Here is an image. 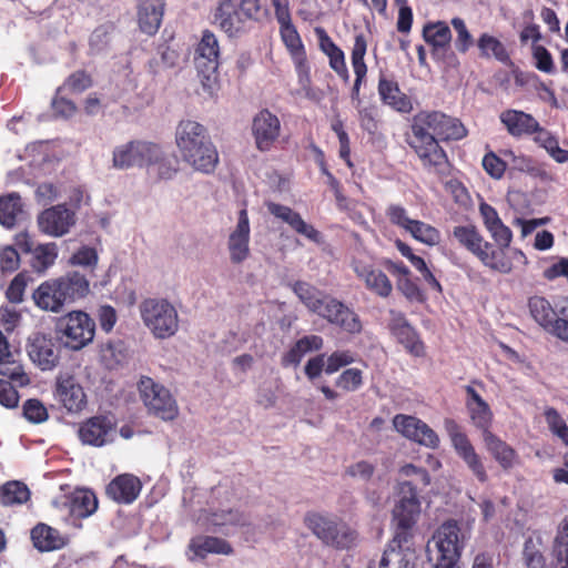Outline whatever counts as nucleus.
<instances>
[{"label":"nucleus","instance_id":"obj_1","mask_svg":"<svg viewBox=\"0 0 568 568\" xmlns=\"http://www.w3.org/2000/svg\"><path fill=\"white\" fill-rule=\"evenodd\" d=\"M467 135L464 124L439 111L420 112L414 116L408 143L424 168L439 178L449 173V163L438 141L462 140Z\"/></svg>","mask_w":568,"mask_h":568},{"label":"nucleus","instance_id":"obj_2","mask_svg":"<svg viewBox=\"0 0 568 568\" xmlns=\"http://www.w3.org/2000/svg\"><path fill=\"white\" fill-rule=\"evenodd\" d=\"M90 292V282L85 274L69 271L61 276L42 282L33 292L36 305L45 312L60 313Z\"/></svg>","mask_w":568,"mask_h":568},{"label":"nucleus","instance_id":"obj_3","mask_svg":"<svg viewBox=\"0 0 568 568\" xmlns=\"http://www.w3.org/2000/svg\"><path fill=\"white\" fill-rule=\"evenodd\" d=\"M176 146L183 160L195 170L211 173L219 163V153L204 125L192 120H182L175 131Z\"/></svg>","mask_w":568,"mask_h":568},{"label":"nucleus","instance_id":"obj_4","mask_svg":"<svg viewBox=\"0 0 568 568\" xmlns=\"http://www.w3.org/2000/svg\"><path fill=\"white\" fill-rule=\"evenodd\" d=\"M422 513L420 500L416 486L410 480L397 485V498L392 511L395 525L394 542L397 546L408 544L413 537L412 530Z\"/></svg>","mask_w":568,"mask_h":568},{"label":"nucleus","instance_id":"obj_5","mask_svg":"<svg viewBox=\"0 0 568 568\" xmlns=\"http://www.w3.org/2000/svg\"><path fill=\"white\" fill-rule=\"evenodd\" d=\"M452 234L460 246L474 254L486 267L503 274L511 272L513 263L506 257L505 252L496 251L476 226L457 225Z\"/></svg>","mask_w":568,"mask_h":568},{"label":"nucleus","instance_id":"obj_6","mask_svg":"<svg viewBox=\"0 0 568 568\" xmlns=\"http://www.w3.org/2000/svg\"><path fill=\"white\" fill-rule=\"evenodd\" d=\"M94 320L83 311H71L55 322L57 339L68 349L80 351L92 343Z\"/></svg>","mask_w":568,"mask_h":568},{"label":"nucleus","instance_id":"obj_7","mask_svg":"<svg viewBox=\"0 0 568 568\" xmlns=\"http://www.w3.org/2000/svg\"><path fill=\"white\" fill-rule=\"evenodd\" d=\"M144 325L159 339L170 338L179 329L176 308L165 298H146L140 304Z\"/></svg>","mask_w":568,"mask_h":568},{"label":"nucleus","instance_id":"obj_8","mask_svg":"<svg viewBox=\"0 0 568 568\" xmlns=\"http://www.w3.org/2000/svg\"><path fill=\"white\" fill-rule=\"evenodd\" d=\"M304 524L326 546L347 549L355 544V531L333 516L308 513Z\"/></svg>","mask_w":568,"mask_h":568},{"label":"nucleus","instance_id":"obj_9","mask_svg":"<svg viewBox=\"0 0 568 568\" xmlns=\"http://www.w3.org/2000/svg\"><path fill=\"white\" fill-rule=\"evenodd\" d=\"M220 45L211 30H204L194 52V64L197 77L207 94L212 95L217 89V69Z\"/></svg>","mask_w":568,"mask_h":568},{"label":"nucleus","instance_id":"obj_10","mask_svg":"<svg viewBox=\"0 0 568 568\" xmlns=\"http://www.w3.org/2000/svg\"><path fill=\"white\" fill-rule=\"evenodd\" d=\"M140 397L149 413L163 419L173 420L179 415L176 400L169 389L151 377L142 376L139 382Z\"/></svg>","mask_w":568,"mask_h":568},{"label":"nucleus","instance_id":"obj_11","mask_svg":"<svg viewBox=\"0 0 568 568\" xmlns=\"http://www.w3.org/2000/svg\"><path fill=\"white\" fill-rule=\"evenodd\" d=\"M160 156V145L145 140H132L113 150V166L120 170L146 168Z\"/></svg>","mask_w":568,"mask_h":568},{"label":"nucleus","instance_id":"obj_12","mask_svg":"<svg viewBox=\"0 0 568 568\" xmlns=\"http://www.w3.org/2000/svg\"><path fill=\"white\" fill-rule=\"evenodd\" d=\"M433 542L437 549V565H456L465 546V535L454 520H448L436 530Z\"/></svg>","mask_w":568,"mask_h":568},{"label":"nucleus","instance_id":"obj_13","mask_svg":"<svg viewBox=\"0 0 568 568\" xmlns=\"http://www.w3.org/2000/svg\"><path fill=\"white\" fill-rule=\"evenodd\" d=\"M116 426L112 413L98 414L81 422L77 435L83 445L103 447L113 442Z\"/></svg>","mask_w":568,"mask_h":568},{"label":"nucleus","instance_id":"obj_14","mask_svg":"<svg viewBox=\"0 0 568 568\" xmlns=\"http://www.w3.org/2000/svg\"><path fill=\"white\" fill-rule=\"evenodd\" d=\"M351 266L365 288L373 294L387 298L393 293V284L388 276L376 266L374 258L366 254L353 257Z\"/></svg>","mask_w":568,"mask_h":568},{"label":"nucleus","instance_id":"obj_15","mask_svg":"<svg viewBox=\"0 0 568 568\" xmlns=\"http://www.w3.org/2000/svg\"><path fill=\"white\" fill-rule=\"evenodd\" d=\"M444 424L457 455L464 460L478 481L486 483L488 474L483 459L476 453L466 434L460 430L459 425L453 419H445Z\"/></svg>","mask_w":568,"mask_h":568},{"label":"nucleus","instance_id":"obj_16","mask_svg":"<svg viewBox=\"0 0 568 568\" xmlns=\"http://www.w3.org/2000/svg\"><path fill=\"white\" fill-rule=\"evenodd\" d=\"M393 425L399 434L419 445L432 449L439 446L437 434L415 416L398 414L393 418Z\"/></svg>","mask_w":568,"mask_h":568},{"label":"nucleus","instance_id":"obj_17","mask_svg":"<svg viewBox=\"0 0 568 568\" xmlns=\"http://www.w3.org/2000/svg\"><path fill=\"white\" fill-rule=\"evenodd\" d=\"M251 131L255 146L261 152H267L278 142L282 126L278 118L268 110L258 112L252 122Z\"/></svg>","mask_w":568,"mask_h":568},{"label":"nucleus","instance_id":"obj_18","mask_svg":"<svg viewBox=\"0 0 568 568\" xmlns=\"http://www.w3.org/2000/svg\"><path fill=\"white\" fill-rule=\"evenodd\" d=\"M37 222L43 234L60 237L75 224V213L65 204H58L43 210L38 215Z\"/></svg>","mask_w":568,"mask_h":568},{"label":"nucleus","instance_id":"obj_19","mask_svg":"<svg viewBox=\"0 0 568 568\" xmlns=\"http://www.w3.org/2000/svg\"><path fill=\"white\" fill-rule=\"evenodd\" d=\"M389 315L388 328L397 342L400 343L412 355H424V343L420 341L415 328L408 323L405 315L394 310L389 311Z\"/></svg>","mask_w":568,"mask_h":568},{"label":"nucleus","instance_id":"obj_20","mask_svg":"<svg viewBox=\"0 0 568 568\" xmlns=\"http://www.w3.org/2000/svg\"><path fill=\"white\" fill-rule=\"evenodd\" d=\"M244 4L245 0H241L240 4L232 0H222L216 9L215 21L230 37H234L245 29L248 11Z\"/></svg>","mask_w":568,"mask_h":568},{"label":"nucleus","instance_id":"obj_21","mask_svg":"<svg viewBox=\"0 0 568 568\" xmlns=\"http://www.w3.org/2000/svg\"><path fill=\"white\" fill-rule=\"evenodd\" d=\"M28 353L30 358L43 371L52 369L59 364V348L50 335L33 334L30 337Z\"/></svg>","mask_w":568,"mask_h":568},{"label":"nucleus","instance_id":"obj_22","mask_svg":"<svg viewBox=\"0 0 568 568\" xmlns=\"http://www.w3.org/2000/svg\"><path fill=\"white\" fill-rule=\"evenodd\" d=\"M282 41L288 50L301 81L308 80V67L306 63V53L301 37L292 23V18L278 21Z\"/></svg>","mask_w":568,"mask_h":568},{"label":"nucleus","instance_id":"obj_23","mask_svg":"<svg viewBox=\"0 0 568 568\" xmlns=\"http://www.w3.org/2000/svg\"><path fill=\"white\" fill-rule=\"evenodd\" d=\"M55 395L61 406L70 414H79L88 405L83 387L73 377L58 381Z\"/></svg>","mask_w":568,"mask_h":568},{"label":"nucleus","instance_id":"obj_24","mask_svg":"<svg viewBox=\"0 0 568 568\" xmlns=\"http://www.w3.org/2000/svg\"><path fill=\"white\" fill-rule=\"evenodd\" d=\"M19 357L20 351L12 349L7 336L0 331V374L23 386L29 384L30 379Z\"/></svg>","mask_w":568,"mask_h":568},{"label":"nucleus","instance_id":"obj_25","mask_svg":"<svg viewBox=\"0 0 568 568\" xmlns=\"http://www.w3.org/2000/svg\"><path fill=\"white\" fill-rule=\"evenodd\" d=\"M142 483L132 474H121L106 486V495L119 504H131L140 495Z\"/></svg>","mask_w":568,"mask_h":568},{"label":"nucleus","instance_id":"obj_26","mask_svg":"<svg viewBox=\"0 0 568 568\" xmlns=\"http://www.w3.org/2000/svg\"><path fill=\"white\" fill-rule=\"evenodd\" d=\"M165 8V0H139L138 23L142 32L153 36L158 32Z\"/></svg>","mask_w":568,"mask_h":568},{"label":"nucleus","instance_id":"obj_27","mask_svg":"<svg viewBox=\"0 0 568 568\" xmlns=\"http://www.w3.org/2000/svg\"><path fill=\"white\" fill-rule=\"evenodd\" d=\"M267 209L271 214L287 223L298 234L304 235L313 242H320V232L312 225L307 224L302 216L291 207L276 203H268Z\"/></svg>","mask_w":568,"mask_h":568},{"label":"nucleus","instance_id":"obj_28","mask_svg":"<svg viewBox=\"0 0 568 568\" xmlns=\"http://www.w3.org/2000/svg\"><path fill=\"white\" fill-rule=\"evenodd\" d=\"M378 94L382 102L402 113L412 111L410 99L400 91L398 83L382 75L378 81Z\"/></svg>","mask_w":568,"mask_h":568},{"label":"nucleus","instance_id":"obj_29","mask_svg":"<svg viewBox=\"0 0 568 568\" xmlns=\"http://www.w3.org/2000/svg\"><path fill=\"white\" fill-rule=\"evenodd\" d=\"M33 547L40 552H48L61 549L67 540L61 532L43 523L37 524L30 532Z\"/></svg>","mask_w":568,"mask_h":568},{"label":"nucleus","instance_id":"obj_30","mask_svg":"<svg viewBox=\"0 0 568 568\" xmlns=\"http://www.w3.org/2000/svg\"><path fill=\"white\" fill-rule=\"evenodd\" d=\"M499 119L513 136L532 134L539 126L532 115L518 110H506L500 113Z\"/></svg>","mask_w":568,"mask_h":568},{"label":"nucleus","instance_id":"obj_31","mask_svg":"<svg viewBox=\"0 0 568 568\" xmlns=\"http://www.w3.org/2000/svg\"><path fill=\"white\" fill-rule=\"evenodd\" d=\"M467 409L469 412L471 422L484 433L489 432L488 428L491 423L493 414L488 404L481 398V396L471 386H466Z\"/></svg>","mask_w":568,"mask_h":568},{"label":"nucleus","instance_id":"obj_32","mask_svg":"<svg viewBox=\"0 0 568 568\" xmlns=\"http://www.w3.org/2000/svg\"><path fill=\"white\" fill-rule=\"evenodd\" d=\"M229 248L234 263L244 261L248 253V219L246 210L240 211L237 230L230 235Z\"/></svg>","mask_w":568,"mask_h":568},{"label":"nucleus","instance_id":"obj_33","mask_svg":"<svg viewBox=\"0 0 568 568\" xmlns=\"http://www.w3.org/2000/svg\"><path fill=\"white\" fill-rule=\"evenodd\" d=\"M23 202L18 192L0 195V225L12 230L23 214Z\"/></svg>","mask_w":568,"mask_h":568},{"label":"nucleus","instance_id":"obj_34","mask_svg":"<svg viewBox=\"0 0 568 568\" xmlns=\"http://www.w3.org/2000/svg\"><path fill=\"white\" fill-rule=\"evenodd\" d=\"M413 558L414 551L410 549L409 542L397 546L393 539L383 554L379 568H414Z\"/></svg>","mask_w":568,"mask_h":568},{"label":"nucleus","instance_id":"obj_35","mask_svg":"<svg viewBox=\"0 0 568 568\" xmlns=\"http://www.w3.org/2000/svg\"><path fill=\"white\" fill-rule=\"evenodd\" d=\"M189 549L195 557L202 559L209 554L229 555L232 552V547L226 540L212 536L193 537L190 541Z\"/></svg>","mask_w":568,"mask_h":568},{"label":"nucleus","instance_id":"obj_36","mask_svg":"<svg viewBox=\"0 0 568 568\" xmlns=\"http://www.w3.org/2000/svg\"><path fill=\"white\" fill-rule=\"evenodd\" d=\"M483 436L487 450L496 462L505 469L513 467L516 459L515 450L490 432L484 433Z\"/></svg>","mask_w":568,"mask_h":568},{"label":"nucleus","instance_id":"obj_37","mask_svg":"<svg viewBox=\"0 0 568 568\" xmlns=\"http://www.w3.org/2000/svg\"><path fill=\"white\" fill-rule=\"evenodd\" d=\"M98 508V499L89 489H78L69 497L70 514L77 518H87Z\"/></svg>","mask_w":568,"mask_h":568},{"label":"nucleus","instance_id":"obj_38","mask_svg":"<svg viewBox=\"0 0 568 568\" xmlns=\"http://www.w3.org/2000/svg\"><path fill=\"white\" fill-rule=\"evenodd\" d=\"M528 307L532 318L552 334L554 321L556 320L555 304L551 305L542 296H532L529 298Z\"/></svg>","mask_w":568,"mask_h":568},{"label":"nucleus","instance_id":"obj_39","mask_svg":"<svg viewBox=\"0 0 568 568\" xmlns=\"http://www.w3.org/2000/svg\"><path fill=\"white\" fill-rule=\"evenodd\" d=\"M293 291L306 308L314 314L318 313L325 298L328 296L313 285L301 281L294 283Z\"/></svg>","mask_w":568,"mask_h":568},{"label":"nucleus","instance_id":"obj_40","mask_svg":"<svg viewBox=\"0 0 568 568\" xmlns=\"http://www.w3.org/2000/svg\"><path fill=\"white\" fill-rule=\"evenodd\" d=\"M479 55L485 59H496L499 62H507L509 54L504 43L489 33H483L477 40Z\"/></svg>","mask_w":568,"mask_h":568},{"label":"nucleus","instance_id":"obj_41","mask_svg":"<svg viewBox=\"0 0 568 568\" xmlns=\"http://www.w3.org/2000/svg\"><path fill=\"white\" fill-rule=\"evenodd\" d=\"M30 499V490L24 483L12 480L0 487V505H22Z\"/></svg>","mask_w":568,"mask_h":568},{"label":"nucleus","instance_id":"obj_42","mask_svg":"<svg viewBox=\"0 0 568 568\" xmlns=\"http://www.w3.org/2000/svg\"><path fill=\"white\" fill-rule=\"evenodd\" d=\"M179 161L174 155H168L160 146V156L146 165L151 176L158 180H171L178 172Z\"/></svg>","mask_w":568,"mask_h":568},{"label":"nucleus","instance_id":"obj_43","mask_svg":"<svg viewBox=\"0 0 568 568\" xmlns=\"http://www.w3.org/2000/svg\"><path fill=\"white\" fill-rule=\"evenodd\" d=\"M523 561L526 568H547L540 536H529L526 538L523 548Z\"/></svg>","mask_w":568,"mask_h":568},{"label":"nucleus","instance_id":"obj_44","mask_svg":"<svg viewBox=\"0 0 568 568\" xmlns=\"http://www.w3.org/2000/svg\"><path fill=\"white\" fill-rule=\"evenodd\" d=\"M424 39L434 49H446L452 41V32L447 23L438 21L424 27Z\"/></svg>","mask_w":568,"mask_h":568},{"label":"nucleus","instance_id":"obj_45","mask_svg":"<svg viewBox=\"0 0 568 568\" xmlns=\"http://www.w3.org/2000/svg\"><path fill=\"white\" fill-rule=\"evenodd\" d=\"M32 268L38 273H44L55 263L58 257V247L55 243L40 244L32 251Z\"/></svg>","mask_w":568,"mask_h":568},{"label":"nucleus","instance_id":"obj_46","mask_svg":"<svg viewBox=\"0 0 568 568\" xmlns=\"http://www.w3.org/2000/svg\"><path fill=\"white\" fill-rule=\"evenodd\" d=\"M535 141L558 163L568 161V151L559 146L558 140L547 130L538 126L535 131Z\"/></svg>","mask_w":568,"mask_h":568},{"label":"nucleus","instance_id":"obj_47","mask_svg":"<svg viewBox=\"0 0 568 568\" xmlns=\"http://www.w3.org/2000/svg\"><path fill=\"white\" fill-rule=\"evenodd\" d=\"M100 358L109 369L119 367L126 358L124 343L122 341L103 343L100 347Z\"/></svg>","mask_w":568,"mask_h":568},{"label":"nucleus","instance_id":"obj_48","mask_svg":"<svg viewBox=\"0 0 568 568\" xmlns=\"http://www.w3.org/2000/svg\"><path fill=\"white\" fill-rule=\"evenodd\" d=\"M406 232L416 241L428 246H435L440 242V232L433 225L419 220H414Z\"/></svg>","mask_w":568,"mask_h":568},{"label":"nucleus","instance_id":"obj_49","mask_svg":"<svg viewBox=\"0 0 568 568\" xmlns=\"http://www.w3.org/2000/svg\"><path fill=\"white\" fill-rule=\"evenodd\" d=\"M367 50V43L365 40V37L363 34H357L355 37L353 50H352V67L355 73V81L357 82H364L366 73H367V65L364 61V57L366 54Z\"/></svg>","mask_w":568,"mask_h":568},{"label":"nucleus","instance_id":"obj_50","mask_svg":"<svg viewBox=\"0 0 568 568\" xmlns=\"http://www.w3.org/2000/svg\"><path fill=\"white\" fill-rule=\"evenodd\" d=\"M92 77L84 70H77L72 72L58 88V94L68 91L73 94H79L92 87Z\"/></svg>","mask_w":568,"mask_h":568},{"label":"nucleus","instance_id":"obj_51","mask_svg":"<svg viewBox=\"0 0 568 568\" xmlns=\"http://www.w3.org/2000/svg\"><path fill=\"white\" fill-rule=\"evenodd\" d=\"M339 314L341 315H337V317L332 322L333 325L352 335H356L362 332L363 325L361 318L354 310L345 305L344 308L339 311Z\"/></svg>","mask_w":568,"mask_h":568},{"label":"nucleus","instance_id":"obj_52","mask_svg":"<svg viewBox=\"0 0 568 568\" xmlns=\"http://www.w3.org/2000/svg\"><path fill=\"white\" fill-rule=\"evenodd\" d=\"M30 280L27 271H22L13 277L6 291V297L10 303L19 304L23 301L24 291Z\"/></svg>","mask_w":568,"mask_h":568},{"label":"nucleus","instance_id":"obj_53","mask_svg":"<svg viewBox=\"0 0 568 568\" xmlns=\"http://www.w3.org/2000/svg\"><path fill=\"white\" fill-rule=\"evenodd\" d=\"M546 423L550 432L568 446V426L560 414L552 407L545 410Z\"/></svg>","mask_w":568,"mask_h":568},{"label":"nucleus","instance_id":"obj_54","mask_svg":"<svg viewBox=\"0 0 568 568\" xmlns=\"http://www.w3.org/2000/svg\"><path fill=\"white\" fill-rule=\"evenodd\" d=\"M26 419L33 424H40L48 419L49 414L45 406L37 398L27 399L22 406Z\"/></svg>","mask_w":568,"mask_h":568},{"label":"nucleus","instance_id":"obj_55","mask_svg":"<svg viewBox=\"0 0 568 568\" xmlns=\"http://www.w3.org/2000/svg\"><path fill=\"white\" fill-rule=\"evenodd\" d=\"M452 26L457 34L455 40V47L457 51L460 53L467 52L474 44V39L468 31L465 21L460 18H453Z\"/></svg>","mask_w":568,"mask_h":568},{"label":"nucleus","instance_id":"obj_56","mask_svg":"<svg viewBox=\"0 0 568 568\" xmlns=\"http://www.w3.org/2000/svg\"><path fill=\"white\" fill-rule=\"evenodd\" d=\"M335 384L346 392L357 390L363 384V372L358 368H347L336 378Z\"/></svg>","mask_w":568,"mask_h":568},{"label":"nucleus","instance_id":"obj_57","mask_svg":"<svg viewBox=\"0 0 568 568\" xmlns=\"http://www.w3.org/2000/svg\"><path fill=\"white\" fill-rule=\"evenodd\" d=\"M355 358L351 351H336L333 352L325 359V373L332 375L339 371L342 367H345L352 363H354Z\"/></svg>","mask_w":568,"mask_h":568},{"label":"nucleus","instance_id":"obj_58","mask_svg":"<svg viewBox=\"0 0 568 568\" xmlns=\"http://www.w3.org/2000/svg\"><path fill=\"white\" fill-rule=\"evenodd\" d=\"M361 128L373 134L378 129L377 108L374 104L357 106Z\"/></svg>","mask_w":568,"mask_h":568},{"label":"nucleus","instance_id":"obj_59","mask_svg":"<svg viewBox=\"0 0 568 568\" xmlns=\"http://www.w3.org/2000/svg\"><path fill=\"white\" fill-rule=\"evenodd\" d=\"M20 255L12 245L0 247V271L13 273L20 266Z\"/></svg>","mask_w":568,"mask_h":568},{"label":"nucleus","instance_id":"obj_60","mask_svg":"<svg viewBox=\"0 0 568 568\" xmlns=\"http://www.w3.org/2000/svg\"><path fill=\"white\" fill-rule=\"evenodd\" d=\"M375 473V465L366 460H359L349 465L345 474L356 480L367 483Z\"/></svg>","mask_w":568,"mask_h":568},{"label":"nucleus","instance_id":"obj_61","mask_svg":"<svg viewBox=\"0 0 568 568\" xmlns=\"http://www.w3.org/2000/svg\"><path fill=\"white\" fill-rule=\"evenodd\" d=\"M51 108L55 116L64 119L73 116L77 112L75 103L72 100L62 97L61 94H58V91L52 99Z\"/></svg>","mask_w":568,"mask_h":568},{"label":"nucleus","instance_id":"obj_62","mask_svg":"<svg viewBox=\"0 0 568 568\" xmlns=\"http://www.w3.org/2000/svg\"><path fill=\"white\" fill-rule=\"evenodd\" d=\"M386 215L390 223L407 231L409 225L413 223V219L408 216L407 210L398 204H390L386 209Z\"/></svg>","mask_w":568,"mask_h":568},{"label":"nucleus","instance_id":"obj_63","mask_svg":"<svg viewBox=\"0 0 568 568\" xmlns=\"http://www.w3.org/2000/svg\"><path fill=\"white\" fill-rule=\"evenodd\" d=\"M488 232L490 233L493 240L495 243L499 246L498 251H503L504 248H507L513 240V232L511 230L506 226L503 221L500 220L498 223H496L494 226H491Z\"/></svg>","mask_w":568,"mask_h":568},{"label":"nucleus","instance_id":"obj_64","mask_svg":"<svg viewBox=\"0 0 568 568\" xmlns=\"http://www.w3.org/2000/svg\"><path fill=\"white\" fill-rule=\"evenodd\" d=\"M556 320L554 321L552 335L558 337L562 326H568V297L559 298L555 303Z\"/></svg>","mask_w":568,"mask_h":568}]
</instances>
